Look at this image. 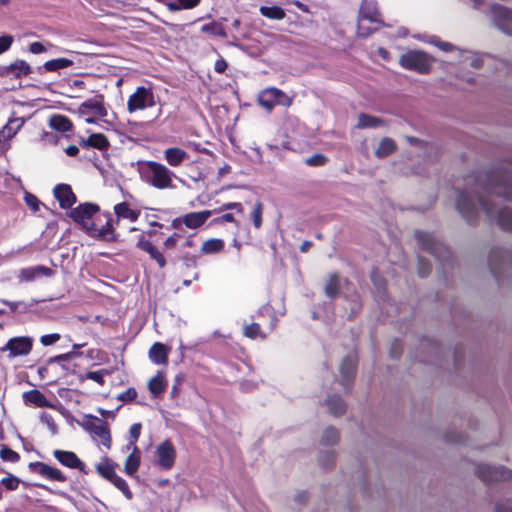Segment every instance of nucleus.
<instances>
[{
	"instance_id": "obj_18",
	"label": "nucleus",
	"mask_w": 512,
	"mask_h": 512,
	"mask_svg": "<svg viewBox=\"0 0 512 512\" xmlns=\"http://www.w3.org/2000/svg\"><path fill=\"white\" fill-rule=\"evenodd\" d=\"M163 154L165 161L171 167H178L189 158L188 153L179 147H169Z\"/></svg>"
},
{
	"instance_id": "obj_40",
	"label": "nucleus",
	"mask_w": 512,
	"mask_h": 512,
	"mask_svg": "<svg viewBox=\"0 0 512 512\" xmlns=\"http://www.w3.org/2000/svg\"><path fill=\"white\" fill-rule=\"evenodd\" d=\"M140 465V456L139 453H130L126 458L124 467L125 472L132 476L136 473Z\"/></svg>"
},
{
	"instance_id": "obj_26",
	"label": "nucleus",
	"mask_w": 512,
	"mask_h": 512,
	"mask_svg": "<svg viewBox=\"0 0 512 512\" xmlns=\"http://www.w3.org/2000/svg\"><path fill=\"white\" fill-rule=\"evenodd\" d=\"M114 211L118 218L128 219L131 222H135L140 215V211L131 209L126 202L115 205Z\"/></svg>"
},
{
	"instance_id": "obj_42",
	"label": "nucleus",
	"mask_w": 512,
	"mask_h": 512,
	"mask_svg": "<svg viewBox=\"0 0 512 512\" xmlns=\"http://www.w3.org/2000/svg\"><path fill=\"white\" fill-rule=\"evenodd\" d=\"M202 31L206 32V33H210V34L215 35V36H220V37H226L227 36L224 28L221 25L216 24V23H211V24L204 25L202 27Z\"/></svg>"
},
{
	"instance_id": "obj_44",
	"label": "nucleus",
	"mask_w": 512,
	"mask_h": 512,
	"mask_svg": "<svg viewBox=\"0 0 512 512\" xmlns=\"http://www.w3.org/2000/svg\"><path fill=\"white\" fill-rule=\"evenodd\" d=\"M40 420L47 426L51 434L55 435L57 433L58 428L51 414L42 412L40 415Z\"/></svg>"
},
{
	"instance_id": "obj_1",
	"label": "nucleus",
	"mask_w": 512,
	"mask_h": 512,
	"mask_svg": "<svg viewBox=\"0 0 512 512\" xmlns=\"http://www.w3.org/2000/svg\"><path fill=\"white\" fill-rule=\"evenodd\" d=\"M493 205L487 194L484 196L478 191L476 195L461 192L456 203L457 210L469 222L474 221L478 213L483 211L490 219L497 221L502 229L512 230V211L508 207L493 208Z\"/></svg>"
},
{
	"instance_id": "obj_36",
	"label": "nucleus",
	"mask_w": 512,
	"mask_h": 512,
	"mask_svg": "<svg viewBox=\"0 0 512 512\" xmlns=\"http://www.w3.org/2000/svg\"><path fill=\"white\" fill-rule=\"evenodd\" d=\"M340 289V277L337 273L329 275L327 283L325 285V294L328 297H335L339 293Z\"/></svg>"
},
{
	"instance_id": "obj_29",
	"label": "nucleus",
	"mask_w": 512,
	"mask_h": 512,
	"mask_svg": "<svg viewBox=\"0 0 512 512\" xmlns=\"http://www.w3.org/2000/svg\"><path fill=\"white\" fill-rule=\"evenodd\" d=\"M326 405L329 409V412L334 416H341L346 411L345 403L337 395L329 396L326 400Z\"/></svg>"
},
{
	"instance_id": "obj_48",
	"label": "nucleus",
	"mask_w": 512,
	"mask_h": 512,
	"mask_svg": "<svg viewBox=\"0 0 512 512\" xmlns=\"http://www.w3.org/2000/svg\"><path fill=\"white\" fill-rule=\"evenodd\" d=\"M262 209H263L262 203L259 201L256 202L254 210L252 212V218H253V224H254L255 228H257V229L260 228V226L262 224Z\"/></svg>"
},
{
	"instance_id": "obj_49",
	"label": "nucleus",
	"mask_w": 512,
	"mask_h": 512,
	"mask_svg": "<svg viewBox=\"0 0 512 512\" xmlns=\"http://www.w3.org/2000/svg\"><path fill=\"white\" fill-rule=\"evenodd\" d=\"M20 480L13 476L9 475L1 480V484H3L8 490H16L19 486Z\"/></svg>"
},
{
	"instance_id": "obj_8",
	"label": "nucleus",
	"mask_w": 512,
	"mask_h": 512,
	"mask_svg": "<svg viewBox=\"0 0 512 512\" xmlns=\"http://www.w3.org/2000/svg\"><path fill=\"white\" fill-rule=\"evenodd\" d=\"M258 103L261 107L271 112L276 105L290 106L292 100L282 90L270 87L261 91L258 95Z\"/></svg>"
},
{
	"instance_id": "obj_7",
	"label": "nucleus",
	"mask_w": 512,
	"mask_h": 512,
	"mask_svg": "<svg viewBox=\"0 0 512 512\" xmlns=\"http://www.w3.org/2000/svg\"><path fill=\"white\" fill-rule=\"evenodd\" d=\"M155 96L151 88L139 86L133 94H131L127 101V110L129 113H134L138 110H144L155 106Z\"/></svg>"
},
{
	"instance_id": "obj_35",
	"label": "nucleus",
	"mask_w": 512,
	"mask_h": 512,
	"mask_svg": "<svg viewBox=\"0 0 512 512\" xmlns=\"http://www.w3.org/2000/svg\"><path fill=\"white\" fill-rule=\"evenodd\" d=\"M384 121L378 117L367 114H360L358 117L357 127L360 129L376 128L383 125Z\"/></svg>"
},
{
	"instance_id": "obj_39",
	"label": "nucleus",
	"mask_w": 512,
	"mask_h": 512,
	"mask_svg": "<svg viewBox=\"0 0 512 512\" xmlns=\"http://www.w3.org/2000/svg\"><path fill=\"white\" fill-rule=\"evenodd\" d=\"M86 145L102 150L108 147L109 142L103 134L95 133L88 137Z\"/></svg>"
},
{
	"instance_id": "obj_61",
	"label": "nucleus",
	"mask_w": 512,
	"mask_h": 512,
	"mask_svg": "<svg viewBox=\"0 0 512 512\" xmlns=\"http://www.w3.org/2000/svg\"><path fill=\"white\" fill-rule=\"evenodd\" d=\"M224 222H236V221H235L233 214H231V213H226V214H224L218 218H215L213 220V223H215V224H222Z\"/></svg>"
},
{
	"instance_id": "obj_21",
	"label": "nucleus",
	"mask_w": 512,
	"mask_h": 512,
	"mask_svg": "<svg viewBox=\"0 0 512 512\" xmlns=\"http://www.w3.org/2000/svg\"><path fill=\"white\" fill-rule=\"evenodd\" d=\"M36 471L42 477H45L52 481L65 482V475L57 468L51 467L45 463H36Z\"/></svg>"
},
{
	"instance_id": "obj_14",
	"label": "nucleus",
	"mask_w": 512,
	"mask_h": 512,
	"mask_svg": "<svg viewBox=\"0 0 512 512\" xmlns=\"http://www.w3.org/2000/svg\"><path fill=\"white\" fill-rule=\"evenodd\" d=\"M54 196L59 201L61 208H70L76 202V196L67 184H58L54 188Z\"/></svg>"
},
{
	"instance_id": "obj_60",
	"label": "nucleus",
	"mask_w": 512,
	"mask_h": 512,
	"mask_svg": "<svg viewBox=\"0 0 512 512\" xmlns=\"http://www.w3.org/2000/svg\"><path fill=\"white\" fill-rule=\"evenodd\" d=\"M29 50L33 54H41L46 52L45 46L40 42H33L29 46Z\"/></svg>"
},
{
	"instance_id": "obj_56",
	"label": "nucleus",
	"mask_w": 512,
	"mask_h": 512,
	"mask_svg": "<svg viewBox=\"0 0 512 512\" xmlns=\"http://www.w3.org/2000/svg\"><path fill=\"white\" fill-rule=\"evenodd\" d=\"M105 374H106V372L104 370L90 371L87 373V378L91 379L99 384H103L104 383L103 377Z\"/></svg>"
},
{
	"instance_id": "obj_43",
	"label": "nucleus",
	"mask_w": 512,
	"mask_h": 512,
	"mask_svg": "<svg viewBox=\"0 0 512 512\" xmlns=\"http://www.w3.org/2000/svg\"><path fill=\"white\" fill-rule=\"evenodd\" d=\"M120 491H122V493L128 498V499H131L132 498V493L129 489V486L127 484V482L119 477L118 475H116L113 480L111 481Z\"/></svg>"
},
{
	"instance_id": "obj_50",
	"label": "nucleus",
	"mask_w": 512,
	"mask_h": 512,
	"mask_svg": "<svg viewBox=\"0 0 512 512\" xmlns=\"http://www.w3.org/2000/svg\"><path fill=\"white\" fill-rule=\"evenodd\" d=\"M244 335L252 339L256 338L260 335V326L256 323L246 325L244 327Z\"/></svg>"
},
{
	"instance_id": "obj_37",
	"label": "nucleus",
	"mask_w": 512,
	"mask_h": 512,
	"mask_svg": "<svg viewBox=\"0 0 512 512\" xmlns=\"http://www.w3.org/2000/svg\"><path fill=\"white\" fill-rule=\"evenodd\" d=\"M73 61L67 58L52 59L44 63L46 71H58L70 67Z\"/></svg>"
},
{
	"instance_id": "obj_57",
	"label": "nucleus",
	"mask_w": 512,
	"mask_h": 512,
	"mask_svg": "<svg viewBox=\"0 0 512 512\" xmlns=\"http://www.w3.org/2000/svg\"><path fill=\"white\" fill-rule=\"evenodd\" d=\"M136 396H137L136 390L134 388H129L126 391L120 393L117 398L121 401H131V400L135 399Z\"/></svg>"
},
{
	"instance_id": "obj_55",
	"label": "nucleus",
	"mask_w": 512,
	"mask_h": 512,
	"mask_svg": "<svg viewBox=\"0 0 512 512\" xmlns=\"http://www.w3.org/2000/svg\"><path fill=\"white\" fill-rule=\"evenodd\" d=\"M13 43V37L11 35H3L0 37V54L7 51Z\"/></svg>"
},
{
	"instance_id": "obj_53",
	"label": "nucleus",
	"mask_w": 512,
	"mask_h": 512,
	"mask_svg": "<svg viewBox=\"0 0 512 512\" xmlns=\"http://www.w3.org/2000/svg\"><path fill=\"white\" fill-rule=\"evenodd\" d=\"M60 338V334L58 333L46 334L40 338V342L44 346H49L56 343Z\"/></svg>"
},
{
	"instance_id": "obj_28",
	"label": "nucleus",
	"mask_w": 512,
	"mask_h": 512,
	"mask_svg": "<svg viewBox=\"0 0 512 512\" xmlns=\"http://www.w3.org/2000/svg\"><path fill=\"white\" fill-rule=\"evenodd\" d=\"M396 149H397V145L394 142V140L391 138L385 137L380 141L377 149L375 150V155L378 158H385V157L391 155L392 153H394L396 151Z\"/></svg>"
},
{
	"instance_id": "obj_6",
	"label": "nucleus",
	"mask_w": 512,
	"mask_h": 512,
	"mask_svg": "<svg viewBox=\"0 0 512 512\" xmlns=\"http://www.w3.org/2000/svg\"><path fill=\"white\" fill-rule=\"evenodd\" d=\"M379 22V12L374 0H364L359 12L358 34L362 37L369 35L375 28L366 27V23L377 24Z\"/></svg>"
},
{
	"instance_id": "obj_19",
	"label": "nucleus",
	"mask_w": 512,
	"mask_h": 512,
	"mask_svg": "<svg viewBox=\"0 0 512 512\" xmlns=\"http://www.w3.org/2000/svg\"><path fill=\"white\" fill-rule=\"evenodd\" d=\"M415 236L422 249L438 256V250L442 248V244L438 243L432 234L418 231Z\"/></svg>"
},
{
	"instance_id": "obj_54",
	"label": "nucleus",
	"mask_w": 512,
	"mask_h": 512,
	"mask_svg": "<svg viewBox=\"0 0 512 512\" xmlns=\"http://www.w3.org/2000/svg\"><path fill=\"white\" fill-rule=\"evenodd\" d=\"M495 512H512V500H501L497 502Z\"/></svg>"
},
{
	"instance_id": "obj_10",
	"label": "nucleus",
	"mask_w": 512,
	"mask_h": 512,
	"mask_svg": "<svg viewBox=\"0 0 512 512\" xmlns=\"http://www.w3.org/2000/svg\"><path fill=\"white\" fill-rule=\"evenodd\" d=\"M477 474L486 483L504 481L512 475L511 471L504 467H492L486 464H481L477 467Z\"/></svg>"
},
{
	"instance_id": "obj_32",
	"label": "nucleus",
	"mask_w": 512,
	"mask_h": 512,
	"mask_svg": "<svg viewBox=\"0 0 512 512\" xmlns=\"http://www.w3.org/2000/svg\"><path fill=\"white\" fill-rule=\"evenodd\" d=\"M49 125L52 129L60 131V132H66L69 131L72 127L71 121L63 115H53L49 120Z\"/></svg>"
},
{
	"instance_id": "obj_34",
	"label": "nucleus",
	"mask_w": 512,
	"mask_h": 512,
	"mask_svg": "<svg viewBox=\"0 0 512 512\" xmlns=\"http://www.w3.org/2000/svg\"><path fill=\"white\" fill-rule=\"evenodd\" d=\"M224 248V241L218 238L208 239L203 242L201 246L202 254H214L222 251Z\"/></svg>"
},
{
	"instance_id": "obj_51",
	"label": "nucleus",
	"mask_w": 512,
	"mask_h": 512,
	"mask_svg": "<svg viewBox=\"0 0 512 512\" xmlns=\"http://www.w3.org/2000/svg\"><path fill=\"white\" fill-rule=\"evenodd\" d=\"M327 158L322 154H315L306 160L309 166H322L326 163Z\"/></svg>"
},
{
	"instance_id": "obj_13",
	"label": "nucleus",
	"mask_w": 512,
	"mask_h": 512,
	"mask_svg": "<svg viewBox=\"0 0 512 512\" xmlns=\"http://www.w3.org/2000/svg\"><path fill=\"white\" fill-rule=\"evenodd\" d=\"M32 343L33 341L29 337H14L11 338L1 350H8L10 357L24 356L30 353Z\"/></svg>"
},
{
	"instance_id": "obj_9",
	"label": "nucleus",
	"mask_w": 512,
	"mask_h": 512,
	"mask_svg": "<svg viewBox=\"0 0 512 512\" xmlns=\"http://www.w3.org/2000/svg\"><path fill=\"white\" fill-rule=\"evenodd\" d=\"M77 111L81 117L93 114L99 118H104L108 115L107 108L104 105V96L101 94L81 103Z\"/></svg>"
},
{
	"instance_id": "obj_64",
	"label": "nucleus",
	"mask_w": 512,
	"mask_h": 512,
	"mask_svg": "<svg viewBox=\"0 0 512 512\" xmlns=\"http://www.w3.org/2000/svg\"><path fill=\"white\" fill-rule=\"evenodd\" d=\"M214 68L216 72L223 73L227 68V63L224 59H219L216 61Z\"/></svg>"
},
{
	"instance_id": "obj_41",
	"label": "nucleus",
	"mask_w": 512,
	"mask_h": 512,
	"mask_svg": "<svg viewBox=\"0 0 512 512\" xmlns=\"http://www.w3.org/2000/svg\"><path fill=\"white\" fill-rule=\"evenodd\" d=\"M260 12L263 16L275 20L283 19L285 16L284 10L278 6H262Z\"/></svg>"
},
{
	"instance_id": "obj_38",
	"label": "nucleus",
	"mask_w": 512,
	"mask_h": 512,
	"mask_svg": "<svg viewBox=\"0 0 512 512\" xmlns=\"http://www.w3.org/2000/svg\"><path fill=\"white\" fill-rule=\"evenodd\" d=\"M339 433L334 427H328L323 431L321 444L324 446H333L338 443Z\"/></svg>"
},
{
	"instance_id": "obj_11",
	"label": "nucleus",
	"mask_w": 512,
	"mask_h": 512,
	"mask_svg": "<svg viewBox=\"0 0 512 512\" xmlns=\"http://www.w3.org/2000/svg\"><path fill=\"white\" fill-rule=\"evenodd\" d=\"M88 431L94 436L97 437L100 442L107 449L111 447V435L108 428V424L97 417H91V420L87 423Z\"/></svg>"
},
{
	"instance_id": "obj_15",
	"label": "nucleus",
	"mask_w": 512,
	"mask_h": 512,
	"mask_svg": "<svg viewBox=\"0 0 512 512\" xmlns=\"http://www.w3.org/2000/svg\"><path fill=\"white\" fill-rule=\"evenodd\" d=\"M53 275V270L42 265L34 266V267H28L23 268L19 271L18 278L20 281H33L34 279L45 276L50 277Z\"/></svg>"
},
{
	"instance_id": "obj_16",
	"label": "nucleus",
	"mask_w": 512,
	"mask_h": 512,
	"mask_svg": "<svg viewBox=\"0 0 512 512\" xmlns=\"http://www.w3.org/2000/svg\"><path fill=\"white\" fill-rule=\"evenodd\" d=\"M54 457L64 466L69 468H76L83 471L85 464L77 457L74 452L65 450H55Z\"/></svg>"
},
{
	"instance_id": "obj_27",
	"label": "nucleus",
	"mask_w": 512,
	"mask_h": 512,
	"mask_svg": "<svg viewBox=\"0 0 512 512\" xmlns=\"http://www.w3.org/2000/svg\"><path fill=\"white\" fill-rule=\"evenodd\" d=\"M167 387V380L162 372H158L153 378L150 379L148 383L149 391L155 396L158 397L161 395Z\"/></svg>"
},
{
	"instance_id": "obj_5",
	"label": "nucleus",
	"mask_w": 512,
	"mask_h": 512,
	"mask_svg": "<svg viewBox=\"0 0 512 512\" xmlns=\"http://www.w3.org/2000/svg\"><path fill=\"white\" fill-rule=\"evenodd\" d=\"M434 61V57L425 51L416 49L406 51L399 58V64L402 68L419 74L429 73Z\"/></svg>"
},
{
	"instance_id": "obj_62",
	"label": "nucleus",
	"mask_w": 512,
	"mask_h": 512,
	"mask_svg": "<svg viewBox=\"0 0 512 512\" xmlns=\"http://www.w3.org/2000/svg\"><path fill=\"white\" fill-rule=\"evenodd\" d=\"M419 275L421 277H426L430 272V266L428 263H424L422 259L419 260V268H418Z\"/></svg>"
},
{
	"instance_id": "obj_47",
	"label": "nucleus",
	"mask_w": 512,
	"mask_h": 512,
	"mask_svg": "<svg viewBox=\"0 0 512 512\" xmlns=\"http://www.w3.org/2000/svg\"><path fill=\"white\" fill-rule=\"evenodd\" d=\"M0 457L5 461L16 462L19 460V454L14 450L3 446L0 450Z\"/></svg>"
},
{
	"instance_id": "obj_63",
	"label": "nucleus",
	"mask_w": 512,
	"mask_h": 512,
	"mask_svg": "<svg viewBox=\"0 0 512 512\" xmlns=\"http://www.w3.org/2000/svg\"><path fill=\"white\" fill-rule=\"evenodd\" d=\"M178 234H173L172 236L168 237L165 242H164V246L166 248H173L175 247L176 243H177V240H178Z\"/></svg>"
},
{
	"instance_id": "obj_4",
	"label": "nucleus",
	"mask_w": 512,
	"mask_h": 512,
	"mask_svg": "<svg viewBox=\"0 0 512 512\" xmlns=\"http://www.w3.org/2000/svg\"><path fill=\"white\" fill-rule=\"evenodd\" d=\"M487 185L483 188L491 204L499 205L503 200H512V180L506 172H495L486 177Z\"/></svg>"
},
{
	"instance_id": "obj_12",
	"label": "nucleus",
	"mask_w": 512,
	"mask_h": 512,
	"mask_svg": "<svg viewBox=\"0 0 512 512\" xmlns=\"http://www.w3.org/2000/svg\"><path fill=\"white\" fill-rule=\"evenodd\" d=\"M157 464L164 470H169L174 465L176 451L169 440L158 445L156 449Z\"/></svg>"
},
{
	"instance_id": "obj_45",
	"label": "nucleus",
	"mask_w": 512,
	"mask_h": 512,
	"mask_svg": "<svg viewBox=\"0 0 512 512\" xmlns=\"http://www.w3.org/2000/svg\"><path fill=\"white\" fill-rule=\"evenodd\" d=\"M429 43L433 44L434 46L438 47L439 49L443 51H454L456 50L459 53L458 48H455L451 43L441 41L438 37L432 36L429 40Z\"/></svg>"
},
{
	"instance_id": "obj_2",
	"label": "nucleus",
	"mask_w": 512,
	"mask_h": 512,
	"mask_svg": "<svg viewBox=\"0 0 512 512\" xmlns=\"http://www.w3.org/2000/svg\"><path fill=\"white\" fill-rule=\"evenodd\" d=\"M98 207L96 205L85 203L81 204L70 213L75 222L92 236H98L103 239H110L112 236V218L110 215L97 214Z\"/></svg>"
},
{
	"instance_id": "obj_31",
	"label": "nucleus",
	"mask_w": 512,
	"mask_h": 512,
	"mask_svg": "<svg viewBox=\"0 0 512 512\" xmlns=\"http://www.w3.org/2000/svg\"><path fill=\"white\" fill-rule=\"evenodd\" d=\"M6 71L7 73L19 78L28 75L31 71V68L26 61L17 60L14 63L10 64L6 68Z\"/></svg>"
},
{
	"instance_id": "obj_24",
	"label": "nucleus",
	"mask_w": 512,
	"mask_h": 512,
	"mask_svg": "<svg viewBox=\"0 0 512 512\" xmlns=\"http://www.w3.org/2000/svg\"><path fill=\"white\" fill-rule=\"evenodd\" d=\"M137 247L147 252L150 257L158 263L160 268H163L166 265V260L163 254L151 242L142 238L138 241Z\"/></svg>"
},
{
	"instance_id": "obj_58",
	"label": "nucleus",
	"mask_w": 512,
	"mask_h": 512,
	"mask_svg": "<svg viewBox=\"0 0 512 512\" xmlns=\"http://www.w3.org/2000/svg\"><path fill=\"white\" fill-rule=\"evenodd\" d=\"M231 209H235L238 213H241V214L244 212L243 206L239 202L225 203L219 208V211H225V210H231Z\"/></svg>"
},
{
	"instance_id": "obj_22",
	"label": "nucleus",
	"mask_w": 512,
	"mask_h": 512,
	"mask_svg": "<svg viewBox=\"0 0 512 512\" xmlns=\"http://www.w3.org/2000/svg\"><path fill=\"white\" fill-rule=\"evenodd\" d=\"M170 349L162 343H154L149 349V358L155 364H167Z\"/></svg>"
},
{
	"instance_id": "obj_17",
	"label": "nucleus",
	"mask_w": 512,
	"mask_h": 512,
	"mask_svg": "<svg viewBox=\"0 0 512 512\" xmlns=\"http://www.w3.org/2000/svg\"><path fill=\"white\" fill-rule=\"evenodd\" d=\"M212 211L210 210H203L199 212H191L186 215H184L181 218V221L184 223V225L190 229H196L202 226L208 218L212 215Z\"/></svg>"
},
{
	"instance_id": "obj_30",
	"label": "nucleus",
	"mask_w": 512,
	"mask_h": 512,
	"mask_svg": "<svg viewBox=\"0 0 512 512\" xmlns=\"http://www.w3.org/2000/svg\"><path fill=\"white\" fill-rule=\"evenodd\" d=\"M170 11L192 9L200 4L201 0H163Z\"/></svg>"
},
{
	"instance_id": "obj_3",
	"label": "nucleus",
	"mask_w": 512,
	"mask_h": 512,
	"mask_svg": "<svg viewBox=\"0 0 512 512\" xmlns=\"http://www.w3.org/2000/svg\"><path fill=\"white\" fill-rule=\"evenodd\" d=\"M139 173L145 183L158 190L175 188L173 184L174 173L162 163L145 161L140 164Z\"/></svg>"
},
{
	"instance_id": "obj_23",
	"label": "nucleus",
	"mask_w": 512,
	"mask_h": 512,
	"mask_svg": "<svg viewBox=\"0 0 512 512\" xmlns=\"http://www.w3.org/2000/svg\"><path fill=\"white\" fill-rule=\"evenodd\" d=\"M458 63L463 67L470 66L474 69H480L483 64L482 58L475 52L459 50Z\"/></svg>"
},
{
	"instance_id": "obj_25",
	"label": "nucleus",
	"mask_w": 512,
	"mask_h": 512,
	"mask_svg": "<svg viewBox=\"0 0 512 512\" xmlns=\"http://www.w3.org/2000/svg\"><path fill=\"white\" fill-rule=\"evenodd\" d=\"M25 403L33 404L36 407H50V403L45 395L39 390H30L23 394Z\"/></svg>"
},
{
	"instance_id": "obj_59",
	"label": "nucleus",
	"mask_w": 512,
	"mask_h": 512,
	"mask_svg": "<svg viewBox=\"0 0 512 512\" xmlns=\"http://www.w3.org/2000/svg\"><path fill=\"white\" fill-rule=\"evenodd\" d=\"M141 427L142 426L140 423H134L130 427V430H129L130 440H134L137 442V440L139 439L140 434H141Z\"/></svg>"
},
{
	"instance_id": "obj_46",
	"label": "nucleus",
	"mask_w": 512,
	"mask_h": 512,
	"mask_svg": "<svg viewBox=\"0 0 512 512\" xmlns=\"http://www.w3.org/2000/svg\"><path fill=\"white\" fill-rule=\"evenodd\" d=\"M97 470L100 475H102L103 477H105L106 479H108L110 481H112L113 478L117 475L114 471V468L107 463L99 464L97 466Z\"/></svg>"
},
{
	"instance_id": "obj_52",
	"label": "nucleus",
	"mask_w": 512,
	"mask_h": 512,
	"mask_svg": "<svg viewBox=\"0 0 512 512\" xmlns=\"http://www.w3.org/2000/svg\"><path fill=\"white\" fill-rule=\"evenodd\" d=\"M25 202H26L27 206L30 207L34 212L39 210L40 202L35 195L26 193Z\"/></svg>"
},
{
	"instance_id": "obj_33",
	"label": "nucleus",
	"mask_w": 512,
	"mask_h": 512,
	"mask_svg": "<svg viewBox=\"0 0 512 512\" xmlns=\"http://www.w3.org/2000/svg\"><path fill=\"white\" fill-rule=\"evenodd\" d=\"M23 124V118H14L9 120V122L4 126L3 130L1 131L3 137L8 139L14 137L17 134V132L21 129Z\"/></svg>"
},
{
	"instance_id": "obj_20",
	"label": "nucleus",
	"mask_w": 512,
	"mask_h": 512,
	"mask_svg": "<svg viewBox=\"0 0 512 512\" xmlns=\"http://www.w3.org/2000/svg\"><path fill=\"white\" fill-rule=\"evenodd\" d=\"M357 357L354 354L347 355L341 362L340 373L344 383H350L355 375Z\"/></svg>"
}]
</instances>
